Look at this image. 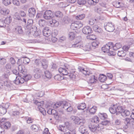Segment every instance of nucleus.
Instances as JSON below:
<instances>
[{
	"mask_svg": "<svg viewBox=\"0 0 134 134\" xmlns=\"http://www.w3.org/2000/svg\"><path fill=\"white\" fill-rule=\"evenodd\" d=\"M99 79L101 82H103L107 80V78L106 76L102 74L99 75Z\"/></svg>",
	"mask_w": 134,
	"mask_h": 134,
	"instance_id": "nucleus-28",
	"label": "nucleus"
},
{
	"mask_svg": "<svg viewBox=\"0 0 134 134\" xmlns=\"http://www.w3.org/2000/svg\"><path fill=\"white\" fill-rule=\"evenodd\" d=\"M116 105H114L112 107L109 108V111L110 113L113 114H116Z\"/></svg>",
	"mask_w": 134,
	"mask_h": 134,
	"instance_id": "nucleus-23",
	"label": "nucleus"
},
{
	"mask_svg": "<svg viewBox=\"0 0 134 134\" xmlns=\"http://www.w3.org/2000/svg\"><path fill=\"white\" fill-rule=\"evenodd\" d=\"M10 74V72L8 71L7 73H4L1 79L3 80H8V77Z\"/></svg>",
	"mask_w": 134,
	"mask_h": 134,
	"instance_id": "nucleus-22",
	"label": "nucleus"
},
{
	"mask_svg": "<svg viewBox=\"0 0 134 134\" xmlns=\"http://www.w3.org/2000/svg\"><path fill=\"white\" fill-rule=\"evenodd\" d=\"M41 66L44 69H46L48 66V63L45 59H43L41 62Z\"/></svg>",
	"mask_w": 134,
	"mask_h": 134,
	"instance_id": "nucleus-20",
	"label": "nucleus"
},
{
	"mask_svg": "<svg viewBox=\"0 0 134 134\" xmlns=\"http://www.w3.org/2000/svg\"><path fill=\"white\" fill-rule=\"evenodd\" d=\"M88 128L92 132H94L96 130H100L101 129L100 127V125H98V126L93 123L90 124L88 125Z\"/></svg>",
	"mask_w": 134,
	"mask_h": 134,
	"instance_id": "nucleus-9",
	"label": "nucleus"
},
{
	"mask_svg": "<svg viewBox=\"0 0 134 134\" xmlns=\"http://www.w3.org/2000/svg\"><path fill=\"white\" fill-rule=\"evenodd\" d=\"M19 59H18V61H17L16 63L17 64H18V70L20 72H21L23 74H24V73H23V72H24V71L22 69V66L21 65V64H23V61L21 60V61H19Z\"/></svg>",
	"mask_w": 134,
	"mask_h": 134,
	"instance_id": "nucleus-18",
	"label": "nucleus"
},
{
	"mask_svg": "<svg viewBox=\"0 0 134 134\" xmlns=\"http://www.w3.org/2000/svg\"><path fill=\"white\" fill-rule=\"evenodd\" d=\"M13 82L16 85L24 83V80L21 77L18 76H16V79Z\"/></svg>",
	"mask_w": 134,
	"mask_h": 134,
	"instance_id": "nucleus-13",
	"label": "nucleus"
},
{
	"mask_svg": "<svg viewBox=\"0 0 134 134\" xmlns=\"http://www.w3.org/2000/svg\"><path fill=\"white\" fill-rule=\"evenodd\" d=\"M32 130L35 132H37L40 130V128L39 126L36 125H33L31 126Z\"/></svg>",
	"mask_w": 134,
	"mask_h": 134,
	"instance_id": "nucleus-26",
	"label": "nucleus"
},
{
	"mask_svg": "<svg viewBox=\"0 0 134 134\" xmlns=\"http://www.w3.org/2000/svg\"><path fill=\"white\" fill-rule=\"evenodd\" d=\"M16 32H17L19 34H22L23 31L22 30V27L21 26H18L15 28Z\"/></svg>",
	"mask_w": 134,
	"mask_h": 134,
	"instance_id": "nucleus-33",
	"label": "nucleus"
},
{
	"mask_svg": "<svg viewBox=\"0 0 134 134\" xmlns=\"http://www.w3.org/2000/svg\"><path fill=\"white\" fill-rule=\"evenodd\" d=\"M118 55L120 57H124L126 54V52H124V51H118Z\"/></svg>",
	"mask_w": 134,
	"mask_h": 134,
	"instance_id": "nucleus-38",
	"label": "nucleus"
},
{
	"mask_svg": "<svg viewBox=\"0 0 134 134\" xmlns=\"http://www.w3.org/2000/svg\"><path fill=\"white\" fill-rule=\"evenodd\" d=\"M9 10L8 9L3 8L1 9L0 12L3 15H7L8 14Z\"/></svg>",
	"mask_w": 134,
	"mask_h": 134,
	"instance_id": "nucleus-24",
	"label": "nucleus"
},
{
	"mask_svg": "<svg viewBox=\"0 0 134 134\" xmlns=\"http://www.w3.org/2000/svg\"><path fill=\"white\" fill-rule=\"evenodd\" d=\"M71 47L73 48H81L85 51H90L91 50V44H88L83 46L82 42L79 41H76L73 44H72Z\"/></svg>",
	"mask_w": 134,
	"mask_h": 134,
	"instance_id": "nucleus-1",
	"label": "nucleus"
},
{
	"mask_svg": "<svg viewBox=\"0 0 134 134\" xmlns=\"http://www.w3.org/2000/svg\"><path fill=\"white\" fill-rule=\"evenodd\" d=\"M93 29L95 31L98 33H100L102 31V29L96 25L93 26Z\"/></svg>",
	"mask_w": 134,
	"mask_h": 134,
	"instance_id": "nucleus-31",
	"label": "nucleus"
},
{
	"mask_svg": "<svg viewBox=\"0 0 134 134\" xmlns=\"http://www.w3.org/2000/svg\"><path fill=\"white\" fill-rule=\"evenodd\" d=\"M85 17V15L84 14H82L77 15L76 16V19L77 20H82Z\"/></svg>",
	"mask_w": 134,
	"mask_h": 134,
	"instance_id": "nucleus-46",
	"label": "nucleus"
},
{
	"mask_svg": "<svg viewBox=\"0 0 134 134\" xmlns=\"http://www.w3.org/2000/svg\"><path fill=\"white\" fill-rule=\"evenodd\" d=\"M71 118L72 120H73L75 124L82 125L84 123V120L80 119L78 117L72 116Z\"/></svg>",
	"mask_w": 134,
	"mask_h": 134,
	"instance_id": "nucleus-8",
	"label": "nucleus"
},
{
	"mask_svg": "<svg viewBox=\"0 0 134 134\" xmlns=\"http://www.w3.org/2000/svg\"><path fill=\"white\" fill-rule=\"evenodd\" d=\"M113 5L116 8H119L121 7L120 3L118 1H115L113 3Z\"/></svg>",
	"mask_w": 134,
	"mask_h": 134,
	"instance_id": "nucleus-43",
	"label": "nucleus"
},
{
	"mask_svg": "<svg viewBox=\"0 0 134 134\" xmlns=\"http://www.w3.org/2000/svg\"><path fill=\"white\" fill-rule=\"evenodd\" d=\"M98 115L99 118L102 120L106 119L107 117V115L105 113H98Z\"/></svg>",
	"mask_w": 134,
	"mask_h": 134,
	"instance_id": "nucleus-27",
	"label": "nucleus"
},
{
	"mask_svg": "<svg viewBox=\"0 0 134 134\" xmlns=\"http://www.w3.org/2000/svg\"><path fill=\"white\" fill-rule=\"evenodd\" d=\"M12 21V19L11 16H10L7 17L4 20V23L7 24H9Z\"/></svg>",
	"mask_w": 134,
	"mask_h": 134,
	"instance_id": "nucleus-36",
	"label": "nucleus"
},
{
	"mask_svg": "<svg viewBox=\"0 0 134 134\" xmlns=\"http://www.w3.org/2000/svg\"><path fill=\"white\" fill-rule=\"evenodd\" d=\"M46 21L43 19H41L38 21L39 25L41 27H43L45 25Z\"/></svg>",
	"mask_w": 134,
	"mask_h": 134,
	"instance_id": "nucleus-44",
	"label": "nucleus"
},
{
	"mask_svg": "<svg viewBox=\"0 0 134 134\" xmlns=\"http://www.w3.org/2000/svg\"><path fill=\"white\" fill-rule=\"evenodd\" d=\"M34 103L36 104L37 106V109L44 115L46 114V111L43 108V101H42L40 102H38L37 100H34Z\"/></svg>",
	"mask_w": 134,
	"mask_h": 134,
	"instance_id": "nucleus-2",
	"label": "nucleus"
},
{
	"mask_svg": "<svg viewBox=\"0 0 134 134\" xmlns=\"http://www.w3.org/2000/svg\"><path fill=\"white\" fill-rule=\"evenodd\" d=\"M31 77V76L30 75H26L23 76V79L24 80V82L25 81H27L30 79Z\"/></svg>",
	"mask_w": 134,
	"mask_h": 134,
	"instance_id": "nucleus-35",
	"label": "nucleus"
},
{
	"mask_svg": "<svg viewBox=\"0 0 134 134\" xmlns=\"http://www.w3.org/2000/svg\"><path fill=\"white\" fill-rule=\"evenodd\" d=\"M25 120H26L27 123L29 124L32 123L34 120L33 119L28 117H26Z\"/></svg>",
	"mask_w": 134,
	"mask_h": 134,
	"instance_id": "nucleus-50",
	"label": "nucleus"
},
{
	"mask_svg": "<svg viewBox=\"0 0 134 134\" xmlns=\"http://www.w3.org/2000/svg\"><path fill=\"white\" fill-rule=\"evenodd\" d=\"M19 14L20 15L21 17H25L26 16V14L24 12V11L21 10L19 12Z\"/></svg>",
	"mask_w": 134,
	"mask_h": 134,
	"instance_id": "nucleus-60",
	"label": "nucleus"
},
{
	"mask_svg": "<svg viewBox=\"0 0 134 134\" xmlns=\"http://www.w3.org/2000/svg\"><path fill=\"white\" fill-rule=\"evenodd\" d=\"M13 18L15 19L22 20L21 19L20 14L18 13H16L13 16Z\"/></svg>",
	"mask_w": 134,
	"mask_h": 134,
	"instance_id": "nucleus-39",
	"label": "nucleus"
},
{
	"mask_svg": "<svg viewBox=\"0 0 134 134\" xmlns=\"http://www.w3.org/2000/svg\"><path fill=\"white\" fill-rule=\"evenodd\" d=\"M97 78L94 75L91 76L89 82L91 83H95L97 81Z\"/></svg>",
	"mask_w": 134,
	"mask_h": 134,
	"instance_id": "nucleus-21",
	"label": "nucleus"
},
{
	"mask_svg": "<svg viewBox=\"0 0 134 134\" xmlns=\"http://www.w3.org/2000/svg\"><path fill=\"white\" fill-rule=\"evenodd\" d=\"M79 131L82 134H88L87 129L83 125H82L79 127Z\"/></svg>",
	"mask_w": 134,
	"mask_h": 134,
	"instance_id": "nucleus-17",
	"label": "nucleus"
},
{
	"mask_svg": "<svg viewBox=\"0 0 134 134\" xmlns=\"http://www.w3.org/2000/svg\"><path fill=\"white\" fill-rule=\"evenodd\" d=\"M19 61H23V64H28L30 61V59L27 58H21V59H19Z\"/></svg>",
	"mask_w": 134,
	"mask_h": 134,
	"instance_id": "nucleus-29",
	"label": "nucleus"
},
{
	"mask_svg": "<svg viewBox=\"0 0 134 134\" xmlns=\"http://www.w3.org/2000/svg\"><path fill=\"white\" fill-rule=\"evenodd\" d=\"M97 107L96 106L92 107L89 110V112L91 114H94L96 112Z\"/></svg>",
	"mask_w": 134,
	"mask_h": 134,
	"instance_id": "nucleus-41",
	"label": "nucleus"
},
{
	"mask_svg": "<svg viewBox=\"0 0 134 134\" xmlns=\"http://www.w3.org/2000/svg\"><path fill=\"white\" fill-rule=\"evenodd\" d=\"M69 36L70 39L72 40L74 39L75 37V34L72 32H71L69 33Z\"/></svg>",
	"mask_w": 134,
	"mask_h": 134,
	"instance_id": "nucleus-59",
	"label": "nucleus"
},
{
	"mask_svg": "<svg viewBox=\"0 0 134 134\" xmlns=\"http://www.w3.org/2000/svg\"><path fill=\"white\" fill-rule=\"evenodd\" d=\"M113 43L111 42H108L102 48V50L104 52L108 53L112 48Z\"/></svg>",
	"mask_w": 134,
	"mask_h": 134,
	"instance_id": "nucleus-6",
	"label": "nucleus"
},
{
	"mask_svg": "<svg viewBox=\"0 0 134 134\" xmlns=\"http://www.w3.org/2000/svg\"><path fill=\"white\" fill-rule=\"evenodd\" d=\"M41 32L40 30L34 31L33 34V35L35 37H36L39 36L41 34Z\"/></svg>",
	"mask_w": 134,
	"mask_h": 134,
	"instance_id": "nucleus-57",
	"label": "nucleus"
},
{
	"mask_svg": "<svg viewBox=\"0 0 134 134\" xmlns=\"http://www.w3.org/2000/svg\"><path fill=\"white\" fill-rule=\"evenodd\" d=\"M87 39L93 40L96 39L95 36L94 35H87Z\"/></svg>",
	"mask_w": 134,
	"mask_h": 134,
	"instance_id": "nucleus-49",
	"label": "nucleus"
},
{
	"mask_svg": "<svg viewBox=\"0 0 134 134\" xmlns=\"http://www.w3.org/2000/svg\"><path fill=\"white\" fill-rule=\"evenodd\" d=\"M33 23V20L32 19H30L28 20L27 25L26 27V29H30L32 26Z\"/></svg>",
	"mask_w": 134,
	"mask_h": 134,
	"instance_id": "nucleus-19",
	"label": "nucleus"
},
{
	"mask_svg": "<svg viewBox=\"0 0 134 134\" xmlns=\"http://www.w3.org/2000/svg\"><path fill=\"white\" fill-rule=\"evenodd\" d=\"M99 118L97 116H95L94 118L91 120L92 122H94L95 123H97L99 122Z\"/></svg>",
	"mask_w": 134,
	"mask_h": 134,
	"instance_id": "nucleus-63",
	"label": "nucleus"
},
{
	"mask_svg": "<svg viewBox=\"0 0 134 134\" xmlns=\"http://www.w3.org/2000/svg\"><path fill=\"white\" fill-rule=\"evenodd\" d=\"M97 21L96 19H91L89 21V24L90 25H93L96 23Z\"/></svg>",
	"mask_w": 134,
	"mask_h": 134,
	"instance_id": "nucleus-52",
	"label": "nucleus"
},
{
	"mask_svg": "<svg viewBox=\"0 0 134 134\" xmlns=\"http://www.w3.org/2000/svg\"><path fill=\"white\" fill-rule=\"evenodd\" d=\"M57 23V21L56 20L54 19H52L51 21H49L48 24V25L51 26H53L55 24Z\"/></svg>",
	"mask_w": 134,
	"mask_h": 134,
	"instance_id": "nucleus-40",
	"label": "nucleus"
},
{
	"mask_svg": "<svg viewBox=\"0 0 134 134\" xmlns=\"http://www.w3.org/2000/svg\"><path fill=\"white\" fill-rule=\"evenodd\" d=\"M124 109L122 106H117L116 107V114L118 115L120 114H121V112L123 111Z\"/></svg>",
	"mask_w": 134,
	"mask_h": 134,
	"instance_id": "nucleus-25",
	"label": "nucleus"
},
{
	"mask_svg": "<svg viewBox=\"0 0 134 134\" xmlns=\"http://www.w3.org/2000/svg\"><path fill=\"white\" fill-rule=\"evenodd\" d=\"M19 112L18 110L13 111L12 112V115L17 117L19 116Z\"/></svg>",
	"mask_w": 134,
	"mask_h": 134,
	"instance_id": "nucleus-61",
	"label": "nucleus"
},
{
	"mask_svg": "<svg viewBox=\"0 0 134 134\" xmlns=\"http://www.w3.org/2000/svg\"><path fill=\"white\" fill-rule=\"evenodd\" d=\"M12 2L14 5L17 6L19 5L20 4V2L17 0H12Z\"/></svg>",
	"mask_w": 134,
	"mask_h": 134,
	"instance_id": "nucleus-64",
	"label": "nucleus"
},
{
	"mask_svg": "<svg viewBox=\"0 0 134 134\" xmlns=\"http://www.w3.org/2000/svg\"><path fill=\"white\" fill-rule=\"evenodd\" d=\"M69 68V66L64 65L63 68H60L58 69V71L61 74L63 75H67L68 73V71Z\"/></svg>",
	"mask_w": 134,
	"mask_h": 134,
	"instance_id": "nucleus-5",
	"label": "nucleus"
},
{
	"mask_svg": "<svg viewBox=\"0 0 134 134\" xmlns=\"http://www.w3.org/2000/svg\"><path fill=\"white\" fill-rule=\"evenodd\" d=\"M9 106V103H8L0 105V115L2 116L6 113Z\"/></svg>",
	"mask_w": 134,
	"mask_h": 134,
	"instance_id": "nucleus-4",
	"label": "nucleus"
},
{
	"mask_svg": "<svg viewBox=\"0 0 134 134\" xmlns=\"http://www.w3.org/2000/svg\"><path fill=\"white\" fill-rule=\"evenodd\" d=\"M28 15L31 18H33L36 12L35 9L33 8H29L28 10Z\"/></svg>",
	"mask_w": 134,
	"mask_h": 134,
	"instance_id": "nucleus-15",
	"label": "nucleus"
},
{
	"mask_svg": "<svg viewBox=\"0 0 134 134\" xmlns=\"http://www.w3.org/2000/svg\"><path fill=\"white\" fill-rule=\"evenodd\" d=\"M130 119L129 118H126L124 120V123L127 126L130 124Z\"/></svg>",
	"mask_w": 134,
	"mask_h": 134,
	"instance_id": "nucleus-55",
	"label": "nucleus"
},
{
	"mask_svg": "<svg viewBox=\"0 0 134 134\" xmlns=\"http://www.w3.org/2000/svg\"><path fill=\"white\" fill-rule=\"evenodd\" d=\"M99 44V42L98 41H95L93 42L92 43V45L93 47L94 48L96 47H97Z\"/></svg>",
	"mask_w": 134,
	"mask_h": 134,
	"instance_id": "nucleus-48",
	"label": "nucleus"
},
{
	"mask_svg": "<svg viewBox=\"0 0 134 134\" xmlns=\"http://www.w3.org/2000/svg\"><path fill=\"white\" fill-rule=\"evenodd\" d=\"M104 27L107 31L109 32H112L115 29L114 24L111 22L105 23Z\"/></svg>",
	"mask_w": 134,
	"mask_h": 134,
	"instance_id": "nucleus-3",
	"label": "nucleus"
},
{
	"mask_svg": "<svg viewBox=\"0 0 134 134\" xmlns=\"http://www.w3.org/2000/svg\"><path fill=\"white\" fill-rule=\"evenodd\" d=\"M64 101H60L59 102H57L56 103L52 105V106L54 109H56L60 107H63L64 105Z\"/></svg>",
	"mask_w": 134,
	"mask_h": 134,
	"instance_id": "nucleus-16",
	"label": "nucleus"
},
{
	"mask_svg": "<svg viewBox=\"0 0 134 134\" xmlns=\"http://www.w3.org/2000/svg\"><path fill=\"white\" fill-rule=\"evenodd\" d=\"M10 124L8 122H6L3 124V126L5 129H7L10 126Z\"/></svg>",
	"mask_w": 134,
	"mask_h": 134,
	"instance_id": "nucleus-54",
	"label": "nucleus"
},
{
	"mask_svg": "<svg viewBox=\"0 0 134 134\" xmlns=\"http://www.w3.org/2000/svg\"><path fill=\"white\" fill-rule=\"evenodd\" d=\"M83 25L82 23L80 21H76L71 24L70 26V27L72 29L75 30V29H80L82 27Z\"/></svg>",
	"mask_w": 134,
	"mask_h": 134,
	"instance_id": "nucleus-7",
	"label": "nucleus"
},
{
	"mask_svg": "<svg viewBox=\"0 0 134 134\" xmlns=\"http://www.w3.org/2000/svg\"><path fill=\"white\" fill-rule=\"evenodd\" d=\"M45 76L47 78L50 79L52 75L51 73L48 70H46L44 72Z\"/></svg>",
	"mask_w": 134,
	"mask_h": 134,
	"instance_id": "nucleus-42",
	"label": "nucleus"
},
{
	"mask_svg": "<svg viewBox=\"0 0 134 134\" xmlns=\"http://www.w3.org/2000/svg\"><path fill=\"white\" fill-rule=\"evenodd\" d=\"M64 105L63 106V108L65 110H67L68 112H70L73 110V108L71 106V105L67 102H64Z\"/></svg>",
	"mask_w": 134,
	"mask_h": 134,
	"instance_id": "nucleus-12",
	"label": "nucleus"
},
{
	"mask_svg": "<svg viewBox=\"0 0 134 134\" xmlns=\"http://www.w3.org/2000/svg\"><path fill=\"white\" fill-rule=\"evenodd\" d=\"M82 32L84 34H88L92 32V30L91 27L87 26L83 27L82 29Z\"/></svg>",
	"mask_w": 134,
	"mask_h": 134,
	"instance_id": "nucleus-14",
	"label": "nucleus"
},
{
	"mask_svg": "<svg viewBox=\"0 0 134 134\" xmlns=\"http://www.w3.org/2000/svg\"><path fill=\"white\" fill-rule=\"evenodd\" d=\"M68 75L70 78L72 80H74L76 77L75 73V72L68 73Z\"/></svg>",
	"mask_w": 134,
	"mask_h": 134,
	"instance_id": "nucleus-45",
	"label": "nucleus"
},
{
	"mask_svg": "<svg viewBox=\"0 0 134 134\" xmlns=\"http://www.w3.org/2000/svg\"><path fill=\"white\" fill-rule=\"evenodd\" d=\"M3 3L4 4L7 6L11 4L10 0H3Z\"/></svg>",
	"mask_w": 134,
	"mask_h": 134,
	"instance_id": "nucleus-53",
	"label": "nucleus"
},
{
	"mask_svg": "<svg viewBox=\"0 0 134 134\" xmlns=\"http://www.w3.org/2000/svg\"><path fill=\"white\" fill-rule=\"evenodd\" d=\"M42 32L43 35L47 37L50 36L52 34L51 30L47 27H45L43 29Z\"/></svg>",
	"mask_w": 134,
	"mask_h": 134,
	"instance_id": "nucleus-11",
	"label": "nucleus"
},
{
	"mask_svg": "<svg viewBox=\"0 0 134 134\" xmlns=\"http://www.w3.org/2000/svg\"><path fill=\"white\" fill-rule=\"evenodd\" d=\"M70 131L66 132L64 133V134H75V130H70Z\"/></svg>",
	"mask_w": 134,
	"mask_h": 134,
	"instance_id": "nucleus-62",
	"label": "nucleus"
},
{
	"mask_svg": "<svg viewBox=\"0 0 134 134\" xmlns=\"http://www.w3.org/2000/svg\"><path fill=\"white\" fill-rule=\"evenodd\" d=\"M86 0H78L77 3L80 5H83L86 3Z\"/></svg>",
	"mask_w": 134,
	"mask_h": 134,
	"instance_id": "nucleus-56",
	"label": "nucleus"
},
{
	"mask_svg": "<svg viewBox=\"0 0 134 134\" xmlns=\"http://www.w3.org/2000/svg\"><path fill=\"white\" fill-rule=\"evenodd\" d=\"M54 79L60 81L63 79V77L60 75H57L54 76Z\"/></svg>",
	"mask_w": 134,
	"mask_h": 134,
	"instance_id": "nucleus-51",
	"label": "nucleus"
},
{
	"mask_svg": "<svg viewBox=\"0 0 134 134\" xmlns=\"http://www.w3.org/2000/svg\"><path fill=\"white\" fill-rule=\"evenodd\" d=\"M4 86L9 87L11 85V83L9 80H4Z\"/></svg>",
	"mask_w": 134,
	"mask_h": 134,
	"instance_id": "nucleus-47",
	"label": "nucleus"
},
{
	"mask_svg": "<svg viewBox=\"0 0 134 134\" xmlns=\"http://www.w3.org/2000/svg\"><path fill=\"white\" fill-rule=\"evenodd\" d=\"M121 44L119 43H116L114 46V44L113 43V47L112 48L115 50H116L117 49L121 48Z\"/></svg>",
	"mask_w": 134,
	"mask_h": 134,
	"instance_id": "nucleus-32",
	"label": "nucleus"
},
{
	"mask_svg": "<svg viewBox=\"0 0 134 134\" xmlns=\"http://www.w3.org/2000/svg\"><path fill=\"white\" fill-rule=\"evenodd\" d=\"M86 107V105L85 103H81L79 105L77 106V109L79 110H83Z\"/></svg>",
	"mask_w": 134,
	"mask_h": 134,
	"instance_id": "nucleus-37",
	"label": "nucleus"
},
{
	"mask_svg": "<svg viewBox=\"0 0 134 134\" xmlns=\"http://www.w3.org/2000/svg\"><path fill=\"white\" fill-rule=\"evenodd\" d=\"M6 62V59L4 58H0V64L3 65Z\"/></svg>",
	"mask_w": 134,
	"mask_h": 134,
	"instance_id": "nucleus-58",
	"label": "nucleus"
},
{
	"mask_svg": "<svg viewBox=\"0 0 134 134\" xmlns=\"http://www.w3.org/2000/svg\"><path fill=\"white\" fill-rule=\"evenodd\" d=\"M130 114V113L129 111L124 109L123 111L121 112V115L123 117H125L129 116Z\"/></svg>",
	"mask_w": 134,
	"mask_h": 134,
	"instance_id": "nucleus-30",
	"label": "nucleus"
},
{
	"mask_svg": "<svg viewBox=\"0 0 134 134\" xmlns=\"http://www.w3.org/2000/svg\"><path fill=\"white\" fill-rule=\"evenodd\" d=\"M54 16L57 18H61L63 16L62 13L60 11H57L54 13Z\"/></svg>",
	"mask_w": 134,
	"mask_h": 134,
	"instance_id": "nucleus-34",
	"label": "nucleus"
},
{
	"mask_svg": "<svg viewBox=\"0 0 134 134\" xmlns=\"http://www.w3.org/2000/svg\"><path fill=\"white\" fill-rule=\"evenodd\" d=\"M52 12L50 10H46L43 14V17L46 20H49L52 18Z\"/></svg>",
	"mask_w": 134,
	"mask_h": 134,
	"instance_id": "nucleus-10",
	"label": "nucleus"
}]
</instances>
